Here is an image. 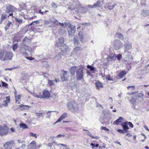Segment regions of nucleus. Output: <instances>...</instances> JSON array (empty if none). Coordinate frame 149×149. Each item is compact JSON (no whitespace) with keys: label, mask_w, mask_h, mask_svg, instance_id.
I'll use <instances>...</instances> for the list:
<instances>
[{"label":"nucleus","mask_w":149,"mask_h":149,"mask_svg":"<svg viewBox=\"0 0 149 149\" xmlns=\"http://www.w3.org/2000/svg\"><path fill=\"white\" fill-rule=\"evenodd\" d=\"M19 106L21 107L22 109H28L30 108H31V107L29 106L28 105H23L22 104H21L19 105Z\"/></svg>","instance_id":"bb28decb"},{"label":"nucleus","mask_w":149,"mask_h":149,"mask_svg":"<svg viewBox=\"0 0 149 149\" xmlns=\"http://www.w3.org/2000/svg\"><path fill=\"white\" fill-rule=\"evenodd\" d=\"M122 43L118 40H116L113 42V45L115 49L118 50L121 47Z\"/></svg>","instance_id":"39448f33"},{"label":"nucleus","mask_w":149,"mask_h":149,"mask_svg":"<svg viewBox=\"0 0 149 149\" xmlns=\"http://www.w3.org/2000/svg\"><path fill=\"white\" fill-rule=\"evenodd\" d=\"M10 130L12 132H15V130L14 128H11L10 129Z\"/></svg>","instance_id":"338daca9"},{"label":"nucleus","mask_w":149,"mask_h":149,"mask_svg":"<svg viewBox=\"0 0 149 149\" xmlns=\"http://www.w3.org/2000/svg\"><path fill=\"white\" fill-rule=\"evenodd\" d=\"M65 27L61 26L59 27L58 29V32L61 35L64 34L66 32Z\"/></svg>","instance_id":"2eb2a0df"},{"label":"nucleus","mask_w":149,"mask_h":149,"mask_svg":"<svg viewBox=\"0 0 149 149\" xmlns=\"http://www.w3.org/2000/svg\"><path fill=\"white\" fill-rule=\"evenodd\" d=\"M144 127L146 130L148 131H149V129L146 126H144Z\"/></svg>","instance_id":"774afa93"},{"label":"nucleus","mask_w":149,"mask_h":149,"mask_svg":"<svg viewBox=\"0 0 149 149\" xmlns=\"http://www.w3.org/2000/svg\"><path fill=\"white\" fill-rule=\"evenodd\" d=\"M13 25L12 22L10 21H8L6 24L4 28L5 31H7L9 29L10 27L13 26Z\"/></svg>","instance_id":"aec40b11"},{"label":"nucleus","mask_w":149,"mask_h":149,"mask_svg":"<svg viewBox=\"0 0 149 149\" xmlns=\"http://www.w3.org/2000/svg\"><path fill=\"white\" fill-rule=\"evenodd\" d=\"M126 135L129 137V136H132V135L131 134H130L129 133H127L126 134Z\"/></svg>","instance_id":"69168bd1"},{"label":"nucleus","mask_w":149,"mask_h":149,"mask_svg":"<svg viewBox=\"0 0 149 149\" xmlns=\"http://www.w3.org/2000/svg\"><path fill=\"white\" fill-rule=\"evenodd\" d=\"M26 58L27 59H28L29 60H32L34 59V58H32V57H26Z\"/></svg>","instance_id":"bf43d9fd"},{"label":"nucleus","mask_w":149,"mask_h":149,"mask_svg":"<svg viewBox=\"0 0 149 149\" xmlns=\"http://www.w3.org/2000/svg\"><path fill=\"white\" fill-rule=\"evenodd\" d=\"M26 145L25 144H23L21 146L20 148L22 149H24L26 147Z\"/></svg>","instance_id":"864d4df0"},{"label":"nucleus","mask_w":149,"mask_h":149,"mask_svg":"<svg viewBox=\"0 0 149 149\" xmlns=\"http://www.w3.org/2000/svg\"><path fill=\"white\" fill-rule=\"evenodd\" d=\"M61 53H60L58 54V55H56L55 57L57 59H61L62 58L61 56V55H62V53L61 54Z\"/></svg>","instance_id":"e433bc0d"},{"label":"nucleus","mask_w":149,"mask_h":149,"mask_svg":"<svg viewBox=\"0 0 149 149\" xmlns=\"http://www.w3.org/2000/svg\"><path fill=\"white\" fill-rule=\"evenodd\" d=\"M33 22L35 23V24H39L40 22L39 20H37L36 21H33Z\"/></svg>","instance_id":"e2e57ef3"},{"label":"nucleus","mask_w":149,"mask_h":149,"mask_svg":"<svg viewBox=\"0 0 149 149\" xmlns=\"http://www.w3.org/2000/svg\"><path fill=\"white\" fill-rule=\"evenodd\" d=\"M8 132V129L7 127H0V135H1L7 134Z\"/></svg>","instance_id":"0eeeda50"},{"label":"nucleus","mask_w":149,"mask_h":149,"mask_svg":"<svg viewBox=\"0 0 149 149\" xmlns=\"http://www.w3.org/2000/svg\"><path fill=\"white\" fill-rule=\"evenodd\" d=\"M14 142V141L13 140L7 142L3 145V146L4 149H11L13 146Z\"/></svg>","instance_id":"20e7f679"},{"label":"nucleus","mask_w":149,"mask_h":149,"mask_svg":"<svg viewBox=\"0 0 149 149\" xmlns=\"http://www.w3.org/2000/svg\"><path fill=\"white\" fill-rule=\"evenodd\" d=\"M52 24H58L57 23L58 22V21L57 20L54 19V20L52 22Z\"/></svg>","instance_id":"3c124183"},{"label":"nucleus","mask_w":149,"mask_h":149,"mask_svg":"<svg viewBox=\"0 0 149 149\" xmlns=\"http://www.w3.org/2000/svg\"><path fill=\"white\" fill-rule=\"evenodd\" d=\"M33 96L35 97H37L38 98H43V96L42 95H41L40 94H39L38 95L36 93H34L33 94Z\"/></svg>","instance_id":"473e14b6"},{"label":"nucleus","mask_w":149,"mask_h":149,"mask_svg":"<svg viewBox=\"0 0 149 149\" xmlns=\"http://www.w3.org/2000/svg\"><path fill=\"white\" fill-rule=\"evenodd\" d=\"M102 5V4H101L100 1H98L93 5V6L95 8L96 7L100 8Z\"/></svg>","instance_id":"b1692460"},{"label":"nucleus","mask_w":149,"mask_h":149,"mask_svg":"<svg viewBox=\"0 0 149 149\" xmlns=\"http://www.w3.org/2000/svg\"><path fill=\"white\" fill-rule=\"evenodd\" d=\"M116 58V55L115 54H111L108 57V60L109 61H114Z\"/></svg>","instance_id":"4be33fe9"},{"label":"nucleus","mask_w":149,"mask_h":149,"mask_svg":"<svg viewBox=\"0 0 149 149\" xmlns=\"http://www.w3.org/2000/svg\"><path fill=\"white\" fill-rule=\"evenodd\" d=\"M74 44L77 45L79 43V41L77 36H75L74 37Z\"/></svg>","instance_id":"72a5a7b5"},{"label":"nucleus","mask_w":149,"mask_h":149,"mask_svg":"<svg viewBox=\"0 0 149 149\" xmlns=\"http://www.w3.org/2000/svg\"><path fill=\"white\" fill-rule=\"evenodd\" d=\"M95 85L96 88L97 89H99L100 88L103 87L102 84L99 81H96L95 83Z\"/></svg>","instance_id":"393cba45"},{"label":"nucleus","mask_w":149,"mask_h":149,"mask_svg":"<svg viewBox=\"0 0 149 149\" xmlns=\"http://www.w3.org/2000/svg\"><path fill=\"white\" fill-rule=\"evenodd\" d=\"M67 72L63 70V74L61 76V80L62 81H67L68 79L67 77Z\"/></svg>","instance_id":"ddd939ff"},{"label":"nucleus","mask_w":149,"mask_h":149,"mask_svg":"<svg viewBox=\"0 0 149 149\" xmlns=\"http://www.w3.org/2000/svg\"><path fill=\"white\" fill-rule=\"evenodd\" d=\"M36 142L35 141H33L31 142L28 146V149H36Z\"/></svg>","instance_id":"4468645a"},{"label":"nucleus","mask_w":149,"mask_h":149,"mask_svg":"<svg viewBox=\"0 0 149 149\" xmlns=\"http://www.w3.org/2000/svg\"><path fill=\"white\" fill-rule=\"evenodd\" d=\"M64 38L62 37H60L56 41V45L58 46H63L64 45Z\"/></svg>","instance_id":"9d476101"},{"label":"nucleus","mask_w":149,"mask_h":149,"mask_svg":"<svg viewBox=\"0 0 149 149\" xmlns=\"http://www.w3.org/2000/svg\"><path fill=\"white\" fill-rule=\"evenodd\" d=\"M67 116V113H64L58 118L57 121L54 124H56L58 122H61L62 120L66 118Z\"/></svg>","instance_id":"6ab92c4d"},{"label":"nucleus","mask_w":149,"mask_h":149,"mask_svg":"<svg viewBox=\"0 0 149 149\" xmlns=\"http://www.w3.org/2000/svg\"><path fill=\"white\" fill-rule=\"evenodd\" d=\"M116 58H117L118 60L120 61L122 58V56L120 54H118L117 56H116Z\"/></svg>","instance_id":"79ce46f5"},{"label":"nucleus","mask_w":149,"mask_h":149,"mask_svg":"<svg viewBox=\"0 0 149 149\" xmlns=\"http://www.w3.org/2000/svg\"><path fill=\"white\" fill-rule=\"evenodd\" d=\"M88 7L89 8H95L93 6V5H88Z\"/></svg>","instance_id":"0e129e2a"},{"label":"nucleus","mask_w":149,"mask_h":149,"mask_svg":"<svg viewBox=\"0 0 149 149\" xmlns=\"http://www.w3.org/2000/svg\"><path fill=\"white\" fill-rule=\"evenodd\" d=\"M106 79L110 81H113V80L111 78L109 77L108 76H107L106 77Z\"/></svg>","instance_id":"052dcab7"},{"label":"nucleus","mask_w":149,"mask_h":149,"mask_svg":"<svg viewBox=\"0 0 149 149\" xmlns=\"http://www.w3.org/2000/svg\"><path fill=\"white\" fill-rule=\"evenodd\" d=\"M19 125L21 128H22L23 129H25L27 128V126L24 123L20 124Z\"/></svg>","instance_id":"f704fd0d"},{"label":"nucleus","mask_w":149,"mask_h":149,"mask_svg":"<svg viewBox=\"0 0 149 149\" xmlns=\"http://www.w3.org/2000/svg\"><path fill=\"white\" fill-rule=\"evenodd\" d=\"M126 72L125 71H123L119 73L118 76L122 78L123 76L126 75Z\"/></svg>","instance_id":"c85d7f7f"},{"label":"nucleus","mask_w":149,"mask_h":149,"mask_svg":"<svg viewBox=\"0 0 149 149\" xmlns=\"http://www.w3.org/2000/svg\"><path fill=\"white\" fill-rule=\"evenodd\" d=\"M69 24V29L68 31V33L69 35L72 36V34L74 33L75 32V28L70 24Z\"/></svg>","instance_id":"1a4fd4ad"},{"label":"nucleus","mask_w":149,"mask_h":149,"mask_svg":"<svg viewBox=\"0 0 149 149\" xmlns=\"http://www.w3.org/2000/svg\"><path fill=\"white\" fill-rule=\"evenodd\" d=\"M30 135L32 137H35L36 138H37V135L36 134H34L33 133L31 132Z\"/></svg>","instance_id":"49530a36"},{"label":"nucleus","mask_w":149,"mask_h":149,"mask_svg":"<svg viewBox=\"0 0 149 149\" xmlns=\"http://www.w3.org/2000/svg\"><path fill=\"white\" fill-rule=\"evenodd\" d=\"M21 47L19 48L20 52L24 56H26L27 55V53L26 52V51L32 53L33 52V50L31 48L28 47L27 46H25L22 44L21 45Z\"/></svg>","instance_id":"f03ea898"},{"label":"nucleus","mask_w":149,"mask_h":149,"mask_svg":"<svg viewBox=\"0 0 149 149\" xmlns=\"http://www.w3.org/2000/svg\"><path fill=\"white\" fill-rule=\"evenodd\" d=\"M54 81L49 80L48 84L50 86H52L54 85Z\"/></svg>","instance_id":"a19ab883"},{"label":"nucleus","mask_w":149,"mask_h":149,"mask_svg":"<svg viewBox=\"0 0 149 149\" xmlns=\"http://www.w3.org/2000/svg\"><path fill=\"white\" fill-rule=\"evenodd\" d=\"M59 24L61 26L64 27V26L65 25L66 26H67L68 25V23L67 22H64V23H61L60 22H59Z\"/></svg>","instance_id":"c03bdc74"},{"label":"nucleus","mask_w":149,"mask_h":149,"mask_svg":"<svg viewBox=\"0 0 149 149\" xmlns=\"http://www.w3.org/2000/svg\"><path fill=\"white\" fill-rule=\"evenodd\" d=\"M114 6L113 5L112 6H110L109 7H107V9L110 10L112 9L114 7Z\"/></svg>","instance_id":"13d9d810"},{"label":"nucleus","mask_w":149,"mask_h":149,"mask_svg":"<svg viewBox=\"0 0 149 149\" xmlns=\"http://www.w3.org/2000/svg\"><path fill=\"white\" fill-rule=\"evenodd\" d=\"M22 41V44L25 46H27V45L29 44L30 42V40L26 37L23 38Z\"/></svg>","instance_id":"412c9836"},{"label":"nucleus","mask_w":149,"mask_h":149,"mask_svg":"<svg viewBox=\"0 0 149 149\" xmlns=\"http://www.w3.org/2000/svg\"><path fill=\"white\" fill-rule=\"evenodd\" d=\"M13 56V53L11 52H7L6 53L3 61L11 60Z\"/></svg>","instance_id":"6e6552de"},{"label":"nucleus","mask_w":149,"mask_h":149,"mask_svg":"<svg viewBox=\"0 0 149 149\" xmlns=\"http://www.w3.org/2000/svg\"><path fill=\"white\" fill-rule=\"evenodd\" d=\"M87 68L88 69H90V70L91 71H93L95 70V68L93 67L92 66L90 65H88L87 66Z\"/></svg>","instance_id":"58836bf2"},{"label":"nucleus","mask_w":149,"mask_h":149,"mask_svg":"<svg viewBox=\"0 0 149 149\" xmlns=\"http://www.w3.org/2000/svg\"><path fill=\"white\" fill-rule=\"evenodd\" d=\"M42 95L43 96V98H49L50 96V93L48 91L45 90Z\"/></svg>","instance_id":"f3484780"},{"label":"nucleus","mask_w":149,"mask_h":149,"mask_svg":"<svg viewBox=\"0 0 149 149\" xmlns=\"http://www.w3.org/2000/svg\"><path fill=\"white\" fill-rule=\"evenodd\" d=\"M42 114L41 113H36V115L37 116H38L39 117H40L42 116Z\"/></svg>","instance_id":"4d7b16f0"},{"label":"nucleus","mask_w":149,"mask_h":149,"mask_svg":"<svg viewBox=\"0 0 149 149\" xmlns=\"http://www.w3.org/2000/svg\"><path fill=\"white\" fill-rule=\"evenodd\" d=\"M83 130L87 131L88 133H87V135L89 136L90 137H91L92 138H93V139H94V136H92L91 134L89 132L88 130H84V129H83Z\"/></svg>","instance_id":"ea45409f"},{"label":"nucleus","mask_w":149,"mask_h":149,"mask_svg":"<svg viewBox=\"0 0 149 149\" xmlns=\"http://www.w3.org/2000/svg\"><path fill=\"white\" fill-rule=\"evenodd\" d=\"M5 98L6 100L3 101V103L2 105L4 107H6L8 106V103L9 102L10 100V97L9 96L6 97Z\"/></svg>","instance_id":"a211bd4d"},{"label":"nucleus","mask_w":149,"mask_h":149,"mask_svg":"<svg viewBox=\"0 0 149 149\" xmlns=\"http://www.w3.org/2000/svg\"><path fill=\"white\" fill-rule=\"evenodd\" d=\"M68 109L77 110L78 109V106L74 100L69 102L67 105Z\"/></svg>","instance_id":"7ed1b4c3"},{"label":"nucleus","mask_w":149,"mask_h":149,"mask_svg":"<svg viewBox=\"0 0 149 149\" xmlns=\"http://www.w3.org/2000/svg\"><path fill=\"white\" fill-rule=\"evenodd\" d=\"M53 111H48L47 113V118H49L51 114L50 113L52 112H53Z\"/></svg>","instance_id":"37998d69"},{"label":"nucleus","mask_w":149,"mask_h":149,"mask_svg":"<svg viewBox=\"0 0 149 149\" xmlns=\"http://www.w3.org/2000/svg\"><path fill=\"white\" fill-rule=\"evenodd\" d=\"M21 97V96L20 95H18L17 96H15V99L20 100Z\"/></svg>","instance_id":"680f3d73"},{"label":"nucleus","mask_w":149,"mask_h":149,"mask_svg":"<svg viewBox=\"0 0 149 149\" xmlns=\"http://www.w3.org/2000/svg\"><path fill=\"white\" fill-rule=\"evenodd\" d=\"M123 119V118L122 117L120 116L119 118L114 121L113 123L114 124H116L117 125H118L119 123H120L122 122Z\"/></svg>","instance_id":"a878e982"},{"label":"nucleus","mask_w":149,"mask_h":149,"mask_svg":"<svg viewBox=\"0 0 149 149\" xmlns=\"http://www.w3.org/2000/svg\"><path fill=\"white\" fill-rule=\"evenodd\" d=\"M4 52H0V59L3 60V57H4Z\"/></svg>","instance_id":"4c0bfd02"},{"label":"nucleus","mask_w":149,"mask_h":149,"mask_svg":"<svg viewBox=\"0 0 149 149\" xmlns=\"http://www.w3.org/2000/svg\"><path fill=\"white\" fill-rule=\"evenodd\" d=\"M128 123L130 127L132 128H133V125L131 122H129Z\"/></svg>","instance_id":"6e6d98bb"},{"label":"nucleus","mask_w":149,"mask_h":149,"mask_svg":"<svg viewBox=\"0 0 149 149\" xmlns=\"http://www.w3.org/2000/svg\"><path fill=\"white\" fill-rule=\"evenodd\" d=\"M78 36H79V38L80 40H81V41L82 42H83V39L84 38V36L82 34V33L81 32H79Z\"/></svg>","instance_id":"7c9ffc66"},{"label":"nucleus","mask_w":149,"mask_h":149,"mask_svg":"<svg viewBox=\"0 0 149 149\" xmlns=\"http://www.w3.org/2000/svg\"><path fill=\"white\" fill-rule=\"evenodd\" d=\"M15 7L11 6L10 5L6 7V12L7 13H12L15 9Z\"/></svg>","instance_id":"f8f14e48"},{"label":"nucleus","mask_w":149,"mask_h":149,"mask_svg":"<svg viewBox=\"0 0 149 149\" xmlns=\"http://www.w3.org/2000/svg\"><path fill=\"white\" fill-rule=\"evenodd\" d=\"M127 88L128 89H131V90H132V89H134L135 88V86H129L127 87Z\"/></svg>","instance_id":"603ef678"},{"label":"nucleus","mask_w":149,"mask_h":149,"mask_svg":"<svg viewBox=\"0 0 149 149\" xmlns=\"http://www.w3.org/2000/svg\"><path fill=\"white\" fill-rule=\"evenodd\" d=\"M116 36L117 37L121 40H123L124 39L123 35L121 33H117L116 34Z\"/></svg>","instance_id":"c756f323"},{"label":"nucleus","mask_w":149,"mask_h":149,"mask_svg":"<svg viewBox=\"0 0 149 149\" xmlns=\"http://www.w3.org/2000/svg\"><path fill=\"white\" fill-rule=\"evenodd\" d=\"M100 129L101 130H104L107 131H109V130L106 127H103V126H102L100 127Z\"/></svg>","instance_id":"09e8293b"},{"label":"nucleus","mask_w":149,"mask_h":149,"mask_svg":"<svg viewBox=\"0 0 149 149\" xmlns=\"http://www.w3.org/2000/svg\"><path fill=\"white\" fill-rule=\"evenodd\" d=\"M70 50L68 47L66 45H64L62 46L61 48L62 54L63 55L68 54Z\"/></svg>","instance_id":"423d86ee"},{"label":"nucleus","mask_w":149,"mask_h":149,"mask_svg":"<svg viewBox=\"0 0 149 149\" xmlns=\"http://www.w3.org/2000/svg\"><path fill=\"white\" fill-rule=\"evenodd\" d=\"M17 142L19 143H22L24 142L25 141L23 139H19L17 140Z\"/></svg>","instance_id":"a18cd8bd"},{"label":"nucleus","mask_w":149,"mask_h":149,"mask_svg":"<svg viewBox=\"0 0 149 149\" xmlns=\"http://www.w3.org/2000/svg\"><path fill=\"white\" fill-rule=\"evenodd\" d=\"M125 47L124 52H125L127 51L132 49V43L129 42H127L124 45Z\"/></svg>","instance_id":"9b49d317"},{"label":"nucleus","mask_w":149,"mask_h":149,"mask_svg":"<svg viewBox=\"0 0 149 149\" xmlns=\"http://www.w3.org/2000/svg\"><path fill=\"white\" fill-rule=\"evenodd\" d=\"M136 102V100L134 98H132L131 101V103L133 104H134V102Z\"/></svg>","instance_id":"5fc2aeb1"},{"label":"nucleus","mask_w":149,"mask_h":149,"mask_svg":"<svg viewBox=\"0 0 149 149\" xmlns=\"http://www.w3.org/2000/svg\"><path fill=\"white\" fill-rule=\"evenodd\" d=\"M2 86L3 87H6L8 86V85L7 83L4 82L2 81Z\"/></svg>","instance_id":"8fccbe9b"},{"label":"nucleus","mask_w":149,"mask_h":149,"mask_svg":"<svg viewBox=\"0 0 149 149\" xmlns=\"http://www.w3.org/2000/svg\"><path fill=\"white\" fill-rule=\"evenodd\" d=\"M15 19L16 22L19 24H22L23 21V19H21L19 18H16Z\"/></svg>","instance_id":"c9c22d12"},{"label":"nucleus","mask_w":149,"mask_h":149,"mask_svg":"<svg viewBox=\"0 0 149 149\" xmlns=\"http://www.w3.org/2000/svg\"><path fill=\"white\" fill-rule=\"evenodd\" d=\"M81 49V48L80 47H76L74 49V51L76 52L79 50H80Z\"/></svg>","instance_id":"de8ad7c7"},{"label":"nucleus","mask_w":149,"mask_h":149,"mask_svg":"<svg viewBox=\"0 0 149 149\" xmlns=\"http://www.w3.org/2000/svg\"><path fill=\"white\" fill-rule=\"evenodd\" d=\"M7 15L6 13H3L1 15V18L0 19L1 24L2 22L6 19L7 17Z\"/></svg>","instance_id":"cd10ccee"},{"label":"nucleus","mask_w":149,"mask_h":149,"mask_svg":"<svg viewBox=\"0 0 149 149\" xmlns=\"http://www.w3.org/2000/svg\"><path fill=\"white\" fill-rule=\"evenodd\" d=\"M80 67L73 66L70 69V71L71 75H74L75 72L77 70L78 68H80Z\"/></svg>","instance_id":"dca6fc26"},{"label":"nucleus","mask_w":149,"mask_h":149,"mask_svg":"<svg viewBox=\"0 0 149 149\" xmlns=\"http://www.w3.org/2000/svg\"><path fill=\"white\" fill-rule=\"evenodd\" d=\"M77 70L76 71V79L78 81H83L84 78V69L81 67L78 68Z\"/></svg>","instance_id":"f257e3e1"},{"label":"nucleus","mask_w":149,"mask_h":149,"mask_svg":"<svg viewBox=\"0 0 149 149\" xmlns=\"http://www.w3.org/2000/svg\"><path fill=\"white\" fill-rule=\"evenodd\" d=\"M128 122L127 121H125L121 124V126H122L123 129L127 131V130L129 129V127L127 126Z\"/></svg>","instance_id":"5701e85b"},{"label":"nucleus","mask_w":149,"mask_h":149,"mask_svg":"<svg viewBox=\"0 0 149 149\" xmlns=\"http://www.w3.org/2000/svg\"><path fill=\"white\" fill-rule=\"evenodd\" d=\"M12 49L13 51L15 52L18 47L17 43L14 44L12 46Z\"/></svg>","instance_id":"2f4dec72"}]
</instances>
